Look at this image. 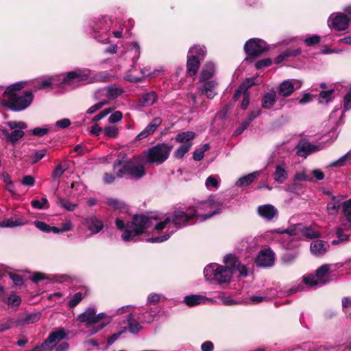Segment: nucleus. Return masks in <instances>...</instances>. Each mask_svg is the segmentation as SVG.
<instances>
[{"label":"nucleus","instance_id":"1","mask_svg":"<svg viewBox=\"0 0 351 351\" xmlns=\"http://www.w3.org/2000/svg\"><path fill=\"white\" fill-rule=\"evenodd\" d=\"M171 221L169 216L166 217L163 221L155 213H148L147 215H136L132 221L126 225L124 221L117 218L115 221L116 226L119 230H123L121 235L122 239L125 241H133L134 239L143 233L147 228L154 226V229L157 231H161L167 227Z\"/></svg>","mask_w":351,"mask_h":351},{"label":"nucleus","instance_id":"2","mask_svg":"<svg viewBox=\"0 0 351 351\" xmlns=\"http://www.w3.org/2000/svg\"><path fill=\"white\" fill-rule=\"evenodd\" d=\"M109 77L110 75L107 71L95 73L87 69H77L61 74L58 77L57 81L60 85L75 88L82 84L95 82H105L108 80Z\"/></svg>","mask_w":351,"mask_h":351},{"label":"nucleus","instance_id":"3","mask_svg":"<svg viewBox=\"0 0 351 351\" xmlns=\"http://www.w3.org/2000/svg\"><path fill=\"white\" fill-rule=\"evenodd\" d=\"M125 154L121 153L114 164L113 171L117 177L130 176V178L138 180L146 174L145 164L147 163L141 154L130 160H125Z\"/></svg>","mask_w":351,"mask_h":351},{"label":"nucleus","instance_id":"4","mask_svg":"<svg viewBox=\"0 0 351 351\" xmlns=\"http://www.w3.org/2000/svg\"><path fill=\"white\" fill-rule=\"evenodd\" d=\"M235 255L227 254L223 258L224 265L210 263L204 269V275L207 281L219 285L228 283L232 277V265L235 261Z\"/></svg>","mask_w":351,"mask_h":351},{"label":"nucleus","instance_id":"5","mask_svg":"<svg viewBox=\"0 0 351 351\" xmlns=\"http://www.w3.org/2000/svg\"><path fill=\"white\" fill-rule=\"evenodd\" d=\"M77 320L80 322H85L87 328H90L92 326L98 324L97 326L88 330L89 335H93L110 324L112 321V316H107L104 313L97 315L95 309L90 307L84 313L80 314Z\"/></svg>","mask_w":351,"mask_h":351},{"label":"nucleus","instance_id":"6","mask_svg":"<svg viewBox=\"0 0 351 351\" xmlns=\"http://www.w3.org/2000/svg\"><path fill=\"white\" fill-rule=\"evenodd\" d=\"M298 231H301L302 234L308 239H314L319 237V233L317 230L311 227L303 228L301 224H297L293 228L287 230H275L279 236L282 234L284 239L282 242V245L286 249H291L298 246V241L291 239V237L296 235Z\"/></svg>","mask_w":351,"mask_h":351},{"label":"nucleus","instance_id":"7","mask_svg":"<svg viewBox=\"0 0 351 351\" xmlns=\"http://www.w3.org/2000/svg\"><path fill=\"white\" fill-rule=\"evenodd\" d=\"M171 149V145L167 143H159L144 150L141 156L147 164L159 165L167 160Z\"/></svg>","mask_w":351,"mask_h":351},{"label":"nucleus","instance_id":"8","mask_svg":"<svg viewBox=\"0 0 351 351\" xmlns=\"http://www.w3.org/2000/svg\"><path fill=\"white\" fill-rule=\"evenodd\" d=\"M333 265L324 264L320 266L315 274L304 276L302 279L305 285L308 287H317L323 286L330 282V273L333 271Z\"/></svg>","mask_w":351,"mask_h":351},{"label":"nucleus","instance_id":"9","mask_svg":"<svg viewBox=\"0 0 351 351\" xmlns=\"http://www.w3.org/2000/svg\"><path fill=\"white\" fill-rule=\"evenodd\" d=\"M195 211L197 212L196 219L204 221L221 213L222 211V204L213 199H209L202 203L197 209H195Z\"/></svg>","mask_w":351,"mask_h":351},{"label":"nucleus","instance_id":"10","mask_svg":"<svg viewBox=\"0 0 351 351\" xmlns=\"http://www.w3.org/2000/svg\"><path fill=\"white\" fill-rule=\"evenodd\" d=\"M33 95L30 91L23 94L12 93L6 100L8 107L14 111H21L27 108L32 102Z\"/></svg>","mask_w":351,"mask_h":351},{"label":"nucleus","instance_id":"11","mask_svg":"<svg viewBox=\"0 0 351 351\" xmlns=\"http://www.w3.org/2000/svg\"><path fill=\"white\" fill-rule=\"evenodd\" d=\"M268 49L266 43L259 38H251L244 46V50L250 57H257Z\"/></svg>","mask_w":351,"mask_h":351},{"label":"nucleus","instance_id":"12","mask_svg":"<svg viewBox=\"0 0 351 351\" xmlns=\"http://www.w3.org/2000/svg\"><path fill=\"white\" fill-rule=\"evenodd\" d=\"M6 125L13 131L9 133L8 131L4 130L3 134L12 143L18 141L23 136V130L27 128V124L23 121H8Z\"/></svg>","mask_w":351,"mask_h":351},{"label":"nucleus","instance_id":"13","mask_svg":"<svg viewBox=\"0 0 351 351\" xmlns=\"http://www.w3.org/2000/svg\"><path fill=\"white\" fill-rule=\"evenodd\" d=\"M196 213L194 208L189 209L186 212L182 210L175 211L172 221L178 228H180L190 224L191 220L196 218Z\"/></svg>","mask_w":351,"mask_h":351},{"label":"nucleus","instance_id":"14","mask_svg":"<svg viewBox=\"0 0 351 351\" xmlns=\"http://www.w3.org/2000/svg\"><path fill=\"white\" fill-rule=\"evenodd\" d=\"M301 86V82L296 79H291L283 81L278 88V93L282 97L290 96L295 90Z\"/></svg>","mask_w":351,"mask_h":351},{"label":"nucleus","instance_id":"15","mask_svg":"<svg viewBox=\"0 0 351 351\" xmlns=\"http://www.w3.org/2000/svg\"><path fill=\"white\" fill-rule=\"evenodd\" d=\"M123 93L121 88L116 86H107L98 90L95 93V98L97 99H104L106 103L110 99H113L120 96Z\"/></svg>","mask_w":351,"mask_h":351},{"label":"nucleus","instance_id":"16","mask_svg":"<svg viewBox=\"0 0 351 351\" xmlns=\"http://www.w3.org/2000/svg\"><path fill=\"white\" fill-rule=\"evenodd\" d=\"M328 22L329 25H331L337 31H344L349 25V19L343 13L330 15Z\"/></svg>","mask_w":351,"mask_h":351},{"label":"nucleus","instance_id":"17","mask_svg":"<svg viewBox=\"0 0 351 351\" xmlns=\"http://www.w3.org/2000/svg\"><path fill=\"white\" fill-rule=\"evenodd\" d=\"M274 253L270 249L261 250L256 259V263L259 267H270L274 263Z\"/></svg>","mask_w":351,"mask_h":351},{"label":"nucleus","instance_id":"18","mask_svg":"<svg viewBox=\"0 0 351 351\" xmlns=\"http://www.w3.org/2000/svg\"><path fill=\"white\" fill-rule=\"evenodd\" d=\"M112 25V21L108 16H101L96 19L94 22L93 30L95 32L99 33L101 34L108 35L110 27Z\"/></svg>","mask_w":351,"mask_h":351},{"label":"nucleus","instance_id":"19","mask_svg":"<svg viewBox=\"0 0 351 351\" xmlns=\"http://www.w3.org/2000/svg\"><path fill=\"white\" fill-rule=\"evenodd\" d=\"M84 225L92 234L99 233L104 228V223L102 220L95 215L86 217L84 219Z\"/></svg>","mask_w":351,"mask_h":351},{"label":"nucleus","instance_id":"20","mask_svg":"<svg viewBox=\"0 0 351 351\" xmlns=\"http://www.w3.org/2000/svg\"><path fill=\"white\" fill-rule=\"evenodd\" d=\"M288 166L285 162H281L275 165L273 177L277 183H284L288 178Z\"/></svg>","mask_w":351,"mask_h":351},{"label":"nucleus","instance_id":"21","mask_svg":"<svg viewBox=\"0 0 351 351\" xmlns=\"http://www.w3.org/2000/svg\"><path fill=\"white\" fill-rule=\"evenodd\" d=\"M323 147L315 145L308 142L301 141L297 146V154L306 158L308 155L316 151L320 150Z\"/></svg>","mask_w":351,"mask_h":351},{"label":"nucleus","instance_id":"22","mask_svg":"<svg viewBox=\"0 0 351 351\" xmlns=\"http://www.w3.org/2000/svg\"><path fill=\"white\" fill-rule=\"evenodd\" d=\"M162 123V119L160 117L154 118L147 126L140 132L137 136V140L143 139L149 135L152 134L156 130V128Z\"/></svg>","mask_w":351,"mask_h":351},{"label":"nucleus","instance_id":"23","mask_svg":"<svg viewBox=\"0 0 351 351\" xmlns=\"http://www.w3.org/2000/svg\"><path fill=\"white\" fill-rule=\"evenodd\" d=\"M184 302L189 306H193L200 304H205L206 301L215 303V301L211 298H206L202 295H189L184 298Z\"/></svg>","mask_w":351,"mask_h":351},{"label":"nucleus","instance_id":"24","mask_svg":"<svg viewBox=\"0 0 351 351\" xmlns=\"http://www.w3.org/2000/svg\"><path fill=\"white\" fill-rule=\"evenodd\" d=\"M193 52V50H189L186 63L187 73L191 76L197 73L201 62L199 60L195 58L194 55L191 53Z\"/></svg>","mask_w":351,"mask_h":351},{"label":"nucleus","instance_id":"25","mask_svg":"<svg viewBox=\"0 0 351 351\" xmlns=\"http://www.w3.org/2000/svg\"><path fill=\"white\" fill-rule=\"evenodd\" d=\"M328 248L329 245L327 242L319 239L313 241L310 246L311 253L315 256L324 255Z\"/></svg>","mask_w":351,"mask_h":351},{"label":"nucleus","instance_id":"26","mask_svg":"<svg viewBox=\"0 0 351 351\" xmlns=\"http://www.w3.org/2000/svg\"><path fill=\"white\" fill-rule=\"evenodd\" d=\"M258 213L261 217L267 220H271L277 215L278 210L274 206L265 204L258 208Z\"/></svg>","mask_w":351,"mask_h":351},{"label":"nucleus","instance_id":"27","mask_svg":"<svg viewBox=\"0 0 351 351\" xmlns=\"http://www.w3.org/2000/svg\"><path fill=\"white\" fill-rule=\"evenodd\" d=\"M215 73V65L212 62L206 63L200 74L199 80L200 82H206L208 80H213L212 78Z\"/></svg>","mask_w":351,"mask_h":351},{"label":"nucleus","instance_id":"28","mask_svg":"<svg viewBox=\"0 0 351 351\" xmlns=\"http://www.w3.org/2000/svg\"><path fill=\"white\" fill-rule=\"evenodd\" d=\"M261 174V171H254L245 176L241 177L236 182V185L239 187L248 186L253 182Z\"/></svg>","mask_w":351,"mask_h":351},{"label":"nucleus","instance_id":"29","mask_svg":"<svg viewBox=\"0 0 351 351\" xmlns=\"http://www.w3.org/2000/svg\"><path fill=\"white\" fill-rule=\"evenodd\" d=\"M25 223L21 218L12 217L0 221V228H14Z\"/></svg>","mask_w":351,"mask_h":351},{"label":"nucleus","instance_id":"30","mask_svg":"<svg viewBox=\"0 0 351 351\" xmlns=\"http://www.w3.org/2000/svg\"><path fill=\"white\" fill-rule=\"evenodd\" d=\"M276 93L274 90H271L266 94L262 99V106L265 109L271 108L275 104Z\"/></svg>","mask_w":351,"mask_h":351},{"label":"nucleus","instance_id":"31","mask_svg":"<svg viewBox=\"0 0 351 351\" xmlns=\"http://www.w3.org/2000/svg\"><path fill=\"white\" fill-rule=\"evenodd\" d=\"M40 318V313H32L26 315L24 317L21 318L17 322V325L31 324L37 322Z\"/></svg>","mask_w":351,"mask_h":351},{"label":"nucleus","instance_id":"32","mask_svg":"<svg viewBox=\"0 0 351 351\" xmlns=\"http://www.w3.org/2000/svg\"><path fill=\"white\" fill-rule=\"evenodd\" d=\"M157 100V95L154 92H150L143 95L139 101L141 106L146 107L154 104Z\"/></svg>","mask_w":351,"mask_h":351},{"label":"nucleus","instance_id":"33","mask_svg":"<svg viewBox=\"0 0 351 351\" xmlns=\"http://www.w3.org/2000/svg\"><path fill=\"white\" fill-rule=\"evenodd\" d=\"M127 321L128 324V330L130 332L136 334L140 331L142 326L138 322L134 320V316L132 313L128 315Z\"/></svg>","mask_w":351,"mask_h":351},{"label":"nucleus","instance_id":"34","mask_svg":"<svg viewBox=\"0 0 351 351\" xmlns=\"http://www.w3.org/2000/svg\"><path fill=\"white\" fill-rule=\"evenodd\" d=\"M195 137V133L193 132H184L179 133L176 136V141L179 143H182L183 144L191 143V140H193Z\"/></svg>","mask_w":351,"mask_h":351},{"label":"nucleus","instance_id":"35","mask_svg":"<svg viewBox=\"0 0 351 351\" xmlns=\"http://www.w3.org/2000/svg\"><path fill=\"white\" fill-rule=\"evenodd\" d=\"M341 203L335 196H332L331 201L328 203L327 211L329 215H335L340 208Z\"/></svg>","mask_w":351,"mask_h":351},{"label":"nucleus","instance_id":"36","mask_svg":"<svg viewBox=\"0 0 351 351\" xmlns=\"http://www.w3.org/2000/svg\"><path fill=\"white\" fill-rule=\"evenodd\" d=\"M235 261L232 265H230L232 267V274L235 270H237L239 273V275L243 277H246L247 276V269L245 265L241 264L238 258L235 256Z\"/></svg>","mask_w":351,"mask_h":351},{"label":"nucleus","instance_id":"37","mask_svg":"<svg viewBox=\"0 0 351 351\" xmlns=\"http://www.w3.org/2000/svg\"><path fill=\"white\" fill-rule=\"evenodd\" d=\"M167 231H168V233H167V234H164L162 236L149 238L147 241L148 242H151V243H162V242H164V241H167L170 237V236L176 231V230L172 228H171V226H169L167 227Z\"/></svg>","mask_w":351,"mask_h":351},{"label":"nucleus","instance_id":"38","mask_svg":"<svg viewBox=\"0 0 351 351\" xmlns=\"http://www.w3.org/2000/svg\"><path fill=\"white\" fill-rule=\"evenodd\" d=\"M189 50H193V52L192 53L194 55L195 58L200 61L204 59L206 54V51L204 46L194 45Z\"/></svg>","mask_w":351,"mask_h":351},{"label":"nucleus","instance_id":"39","mask_svg":"<svg viewBox=\"0 0 351 351\" xmlns=\"http://www.w3.org/2000/svg\"><path fill=\"white\" fill-rule=\"evenodd\" d=\"M156 315V311L153 308H150L144 313L142 314L141 317L138 316L137 318L141 320L143 323H151L154 320Z\"/></svg>","mask_w":351,"mask_h":351},{"label":"nucleus","instance_id":"40","mask_svg":"<svg viewBox=\"0 0 351 351\" xmlns=\"http://www.w3.org/2000/svg\"><path fill=\"white\" fill-rule=\"evenodd\" d=\"M192 147V143H188L181 145L175 152L174 157L176 158H182L185 154L188 152Z\"/></svg>","mask_w":351,"mask_h":351},{"label":"nucleus","instance_id":"41","mask_svg":"<svg viewBox=\"0 0 351 351\" xmlns=\"http://www.w3.org/2000/svg\"><path fill=\"white\" fill-rule=\"evenodd\" d=\"M220 179L216 176H210L207 178L205 182L206 188L209 190L213 189H217L219 185Z\"/></svg>","mask_w":351,"mask_h":351},{"label":"nucleus","instance_id":"42","mask_svg":"<svg viewBox=\"0 0 351 351\" xmlns=\"http://www.w3.org/2000/svg\"><path fill=\"white\" fill-rule=\"evenodd\" d=\"M351 160V152H348L347 154L341 156L338 160L333 161L330 164V167H342L345 165L348 162Z\"/></svg>","mask_w":351,"mask_h":351},{"label":"nucleus","instance_id":"43","mask_svg":"<svg viewBox=\"0 0 351 351\" xmlns=\"http://www.w3.org/2000/svg\"><path fill=\"white\" fill-rule=\"evenodd\" d=\"M57 204L69 211H73L77 208V204L63 198H58Z\"/></svg>","mask_w":351,"mask_h":351},{"label":"nucleus","instance_id":"44","mask_svg":"<svg viewBox=\"0 0 351 351\" xmlns=\"http://www.w3.org/2000/svg\"><path fill=\"white\" fill-rule=\"evenodd\" d=\"M104 134L110 138H116L119 134V129L114 125H110L104 128Z\"/></svg>","mask_w":351,"mask_h":351},{"label":"nucleus","instance_id":"45","mask_svg":"<svg viewBox=\"0 0 351 351\" xmlns=\"http://www.w3.org/2000/svg\"><path fill=\"white\" fill-rule=\"evenodd\" d=\"M333 92L334 90L332 89L322 91L319 97V103L328 104L332 99Z\"/></svg>","mask_w":351,"mask_h":351},{"label":"nucleus","instance_id":"46","mask_svg":"<svg viewBox=\"0 0 351 351\" xmlns=\"http://www.w3.org/2000/svg\"><path fill=\"white\" fill-rule=\"evenodd\" d=\"M108 205L114 210H121L125 208V204L117 199L109 198L107 199Z\"/></svg>","mask_w":351,"mask_h":351},{"label":"nucleus","instance_id":"47","mask_svg":"<svg viewBox=\"0 0 351 351\" xmlns=\"http://www.w3.org/2000/svg\"><path fill=\"white\" fill-rule=\"evenodd\" d=\"M32 206L38 209L48 208V200L46 197H43L40 200L34 199L31 202Z\"/></svg>","mask_w":351,"mask_h":351},{"label":"nucleus","instance_id":"48","mask_svg":"<svg viewBox=\"0 0 351 351\" xmlns=\"http://www.w3.org/2000/svg\"><path fill=\"white\" fill-rule=\"evenodd\" d=\"M343 213L348 221L351 222V199L342 204Z\"/></svg>","mask_w":351,"mask_h":351},{"label":"nucleus","instance_id":"49","mask_svg":"<svg viewBox=\"0 0 351 351\" xmlns=\"http://www.w3.org/2000/svg\"><path fill=\"white\" fill-rule=\"evenodd\" d=\"M336 234L338 240H333L332 243L334 245L338 244L339 242L348 241L349 236L344 234L343 230L341 228H338L336 231Z\"/></svg>","mask_w":351,"mask_h":351},{"label":"nucleus","instance_id":"50","mask_svg":"<svg viewBox=\"0 0 351 351\" xmlns=\"http://www.w3.org/2000/svg\"><path fill=\"white\" fill-rule=\"evenodd\" d=\"M84 295L82 292H77L73 295L72 298L69 302V306L71 308H73L77 306L83 299Z\"/></svg>","mask_w":351,"mask_h":351},{"label":"nucleus","instance_id":"51","mask_svg":"<svg viewBox=\"0 0 351 351\" xmlns=\"http://www.w3.org/2000/svg\"><path fill=\"white\" fill-rule=\"evenodd\" d=\"M219 298L220 299L222 304L226 306H233V305L240 304V302L239 300L232 299L229 296H226V295H219Z\"/></svg>","mask_w":351,"mask_h":351},{"label":"nucleus","instance_id":"52","mask_svg":"<svg viewBox=\"0 0 351 351\" xmlns=\"http://www.w3.org/2000/svg\"><path fill=\"white\" fill-rule=\"evenodd\" d=\"M319 41L320 37L317 35L308 36L304 40V43L307 47L317 45L319 43Z\"/></svg>","mask_w":351,"mask_h":351},{"label":"nucleus","instance_id":"53","mask_svg":"<svg viewBox=\"0 0 351 351\" xmlns=\"http://www.w3.org/2000/svg\"><path fill=\"white\" fill-rule=\"evenodd\" d=\"M203 83V86L201 88V92L209 90H215V88L217 85V83L215 80H208L206 82H202Z\"/></svg>","mask_w":351,"mask_h":351},{"label":"nucleus","instance_id":"54","mask_svg":"<svg viewBox=\"0 0 351 351\" xmlns=\"http://www.w3.org/2000/svg\"><path fill=\"white\" fill-rule=\"evenodd\" d=\"M66 169H64L63 167L61 165H57L53 171L51 173V177L54 179V180H58L59 179L61 176L64 173V172L65 171Z\"/></svg>","mask_w":351,"mask_h":351},{"label":"nucleus","instance_id":"55","mask_svg":"<svg viewBox=\"0 0 351 351\" xmlns=\"http://www.w3.org/2000/svg\"><path fill=\"white\" fill-rule=\"evenodd\" d=\"M123 118V114L120 111H116L114 113L111 114L108 118V121L110 123H115L120 121Z\"/></svg>","mask_w":351,"mask_h":351},{"label":"nucleus","instance_id":"56","mask_svg":"<svg viewBox=\"0 0 351 351\" xmlns=\"http://www.w3.org/2000/svg\"><path fill=\"white\" fill-rule=\"evenodd\" d=\"M162 298H163L162 295L158 294L155 293H150L147 296V304H156Z\"/></svg>","mask_w":351,"mask_h":351},{"label":"nucleus","instance_id":"57","mask_svg":"<svg viewBox=\"0 0 351 351\" xmlns=\"http://www.w3.org/2000/svg\"><path fill=\"white\" fill-rule=\"evenodd\" d=\"M34 224H35L36 227L40 231H43L44 232H51V227L45 222L40 221H36L34 222Z\"/></svg>","mask_w":351,"mask_h":351},{"label":"nucleus","instance_id":"58","mask_svg":"<svg viewBox=\"0 0 351 351\" xmlns=\"http://www.w3.org/2000/svg\"><path fill=\"white\" fill-rule=\"evenodd\" d=\"M47 150L40 149L34 153V154L32 156V162L36 163L40 160L46 154Z\"/></svg>","mask_w":351,"mask_h":351},{"label":"nucleus","instance_id":"59","mask_svg":"<svg viewBox=\"0 0 351 351\" xmlns=\"http://www.w3.org/2000/svg\"><path fill=\"white\" fill-rule=\"evenodd\" d=\"M49 132L47 128H36L31 131L32 134L37 136H43Z\"/></svg>","mask_w":351,"mask_h":351},{"label":"nucleus","instance_id":"60","mask_svg":"<svg viewBox=\"0 0 351 351\" xmlns=\"http://www.w3.org/2000/svg\"><path fill=\"white\" fill-rule=\"evenodd\" d=\"M130 51L134 53V59H138L140 56L141 51L140 46L137 42H133L131 44Z\"/></svg>","mask_w":351,"mask_h":351},{"label":"nucleus","instance_id":"61","mask_svg":"<svg viewBox=\"0 0 351 351\" xmlns=\"http://www.w3.org/2000/svg\"><path fill=\"white\" fill-rule=\"evenodd\" d=\"M102 101L100 102H98L95 104V105L92 106L90 108H89L87 110L88 114H93L97 111L98 110L101 109L105 104H106V101H104V99H101Z\"/></svg>","mask_w":351,"mask_h":351},{"label":"nucleus","instance_id":"62","mask_svg":"<svg viewBox=\"0 0 351 351\" xmlns=\"http://www.w3.org/2000/svg\"><path fill=\"white\" fill-rule=\"evenodd\" d=\"M21 184L25 186H32L35 184V179L32 176H25L21 180Z\"/></svg>","mask_w":351,"mask_h":351},{"label":"nucleus","instance_id":"63","mask_svg":"<svg viewBox=\"0 0 351 351\" xmlns=\"http://www.w3.org/2000/svg\"><path fill=\"white\" fill-rule=\"evenodd\" d=\"M271 60L269 58H265L261 60H258L256 62V68L257 69H261L263 67H267L271 65Z\"/></svg>","mask_w":351,"mask_h":351},{"label":"nucleus","instance_id":"64","mask_svg":"<svg viewBox=\"0 0 351 351\" xmlns=\"http://www.w3.org/2000/svg\"><path fill=\"white\" fill-rule=\"evenodd\" d=\"M342 308L343 311L347 313L348 311L351 310V298L349 297H344L342 298Z\"/></svg>","mask_w":351,"mask_h":351}]
</instances>
